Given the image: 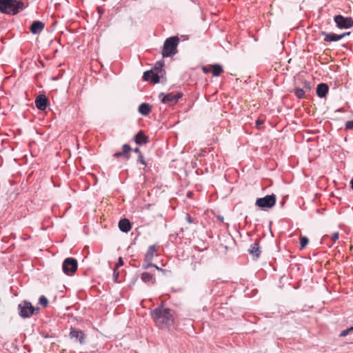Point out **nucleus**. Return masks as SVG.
<instances>
[{"label":"nucleus","instance_id":"37998d69","mask_svg":"<svg viewBox=\"0 0 353 353\" xmlns=\"http://www.w3.org/2000/svg\"><path fill=\"white\" fill-rule=\"evenodd\" d=\"M103 336L105 337H108V338H110V336H109V335L104 334Z\"/></svg>","mask_w":353,"mask_h":353},{"label":"nucleus","instance_id":"6ab92c4d","mask_svg":"<svg viewBox=\"0 0 353 353\" xmlns=\"http://www.w3.org/2000/svg\"><path fill=\"white\" fill-rule=\"evenodd\" d=\"M328 89L327 84L323 83H319L316 88V94L321 98L324 97L326 96Z\"/></svg>","mask_w":353,"mask_h":353},{"label":"nucleus","instance_id":"0eeeda50","mask_svg":"<svg viewBox=\"0 0 353 353\" xmlns=\"http://www.w3.org/2000/svg\"><path fill=\"white\" fill-rule=\"evenodd\" d=\"M334 21L339 28H350L353 27V19L351 17H344L342 15H336Z\"/></svg>","mask_w":353,"mask_h":353},{"label":"nucleus","instance_id":"9d476101","mask_svg":"<svg viewBox=\"0 0 353 353\" xmlns=\"http://www.w3.org/2000/svg\"><path fill=\"white\" fill-rule=\"evenodd\" d=\"M181 97V95L180 94H174L172 93H169L163 97L161 101L165 103H169L170 105H174L178 101Z\"/></svg>","mask_w":353,"mask_h":353},{"label":"nucleus","instance_id":"412c9836","mask_svg":"<svg viewBox=\"0 0 353 353\" xmlns=\"http://www.w3.org/2000/svg\"><path fill=\"white\" fill-rule=\"evenodd\" d=\"M141 280L144 283H148L151 284H154L156 281V279L152 274H150L149 272H143L141 274Z\"/></svg>","mask_w":353,"mask_h":353},{"label":"nucleus","instance_id":"1a4fd4ad","mask_svg":"<svg viewBox=\"0 0 353 353\" xmlns=\"http://www.w3.org/2000/svg\"><path fill=\"white\" fill-rule=\"evenodd\" d=\"M259 243L260 240L256 239L248 249V252L253 257V259H258L261 255V250L260 249Z\"/></svg>","mask_w":353,"mask_h":353},{"label":"nucleus","instance_id":"bb28decb","mask_svg":"<svg viewBox=\"0 0 353 353\" xmlns=\"http://www.w3.org/2000/svg\"><path fill=\"white\" fill-rule=\"evenodd\" d=\"M39 334L41 335L42 337L44 338H54L57 336L55 332H52V334H50L49 332H39Z\"/></svg>","mask_w":353,"mask_h":353},{"label":"nucleus","instance_id":"393cba45","mask_svg":"<svg viewBox=\"0 0 353 353\" xmlns=\"http://www.w3.org/2000/svg\"><path fill=\"white\" fill-rule=\"evenodd\" d=\"M163 66V61H158L155 63L154 71L158 74L159 72L162 70Z\"/></svg>","mask_w":353,"mask_h":353},{"label":"nucleus","instance_id":"a19ab883","mask_svg":"<svg viewBox=\"0 0 353 353\" xmlns=\"http://www.w3.org/2000/svg\"><path fill=\"white\" fill-rule=\"evenodd\" d=\"M345 331H348V332L353 331V327H350V328H347V329H346Z\"/></svg>","mask_w":353,"mask_h":353},{"label":"nucleus","instance_id":"20e7f679","mask_svg":"<svg viewBox=\"0 0 353 353\" xmlns=\"http://www.w3.org/2000/svg\"><path fill=\"white\" fill-rule=\"evenodd\" d=\"M19 314L23 318H28L39 312V308L33 307L30 302L23 301L18 305Z\"/></svg>","mask_w":353,"mask_h":353},{"label":"nucleus","instance_id":"ddd939ff","mask_svg":"<svg viewBox=\"0 0 353 353\" xmlns=\"http://www.w3.org/2000/svg\"><path fill=\"white\" fill-rule=\"evenodd\" d=\"M69 337L74 341H79L80 344L85 343V335L84 332H69Z\"/></svg>","mask_w":353,"mask_h":353},{"label":"nucleus","instance_id":"aec40b11","mask_svg":"<svg viewBox=\"0 0 353 353\" xmlns=\"http://www.w3.org/2000/svg\"><path fill=\"white\" fill-rule=\"evenodd\" d=\"M138 110L141 114L147 116L151 112L152 106L149 103H143L139 105Z\"/></svg>","mask_w":353,"mask_h":353},{"label":"nucleus","instance_id":"7c9ffc66","mask_svg":"<svg viewBox=\"0 0 353 353\" xmlns=\"http://www.w3.org/2000/svg\"><path fill=\"white\" fill-rule=\"evenodd\" d=\"M202 70L204 73L207 74L209 72H212V68L211 66L210 68L204 66L202 68Z\"/></svg>","mask_w":353,"mask_h":353},{"label":"nucleus","instance_id":"72a5a7b5","mask_svg":"<svg viewBox=\"0 0 353 353\" xmlns=\"http://www.w3.org/2000/svg\"><path fill=\"white\" fill-rule=\"evenodd\" d=\"M263 123V121H261V120H257L256 121V125L257 128H259L261 125H262Z\"/></svg>","mask_w":353,"mask_h":353},{"label":"nucleus","instance_id":"4468645a","mask_svg":"<svg viewBox=\"0 0 353 353\" xmlns=\"http://www.w3.org/2000/svg\"><path fill=\"white\" fill-rule=\"evenodd\" d=\"M131 151V148L128 144H124L122 147V152H117L114 153V157L116 158L124 157L126 159L130 158V152Z\"/></svg>","mask_w":353,"mask_h":353},{"label":"nucleus","instance_id":"f3484780","mask_svg":"<svg viewBox=\"0 0 353 353\" xmlns=\"http://www.w3.org/2000/svg\"><path fill=\"white\" fill-rule=\"evenodd\" d=\"M134 140L138 145H143L148 142V137L145 136L144 132L141 130L134 137Z\"/></svg>","mask_w":353,"mask_h":353},{"label":"nucleus","instance_id":"f8f14e48","mask_svg":"<svg viewBox=\"0 0 353 353\" xmlns=\"http://www.w3.org/2000/svg\"><path fill=\"white\" fill-rule=\"evenodd\" d=\"M48 104V99L45 95H39L35 100V105L40 110H44Z\"/></svg>","mask_w":353,"mask_h":353},{"label":"nucleus","instance_id":"cd10ccee","mask_svg":"<svg viewBox=\"0 0 353 353\" xmlns=\"http://www.w3.org/2000/svg\"><path fill=\"white\" fill-rule=\"evenodd\" d=\"M339 232H334L331 236V240L333 243L336 242L339 239Z\"/></svg>","mask_w":353,"mask_h":353},{"label":"nucleus","instance_id":"39448f33","mask_svg":"<svg viewBox=\"0 0 353 353\" xmlns=\"http://www.w3.org/2000/svg\"><path fill=\"white\" fill-rule=\"evenodd\" d=\"M78 263L77 259L69 257L66 258L62 265L63 272L68 275H73L77 270Z\"/></svg>","mask_w":353,"mask_h":353},{"label":"nucleus","instance_id":"79ce46f5","mask_svg":"<svg viewBox=\"0 0 353 353\" xmlns=\"http://www.w3.org/2000/svg\"><path fill=\"white\" fill-rule=\"evenodd\" d=\"M350 184H351V188H352L353 190V177H352V179L350 181Z\"/></svg>","mask_w":353,"mask_h":353},{"label":"nucleus","instance_id":"a878e982","mask_svg":"<svg viewBox=\"0 0 353 353\" xmlns=\"http://www.w3.org/2000/svg\"><path fill=\"white\" fill-rule=\"evenodd\" d=\"M39 303L43 307H46L48 304V300L45 296H41L39 299Z\"/></svg>","mask_w":353,"mask_h":353},{"label":"nucleus","instance_id":"7ed1b4c3","mask_svg":"<svg viewBox=\"0 0 353 353\" xmlns=\"http://www.w3.org/2000/svg\"><path fill=\"white\" fill-rule=\"evenodd\" d=\"M178 37H172L165 40L162 50V56L168 57L174 55L177 52V46L179 43Z\"/></svg>","mask_w":353,"mask_h":353},{"label":"nucleus","instance_id":"2f4dec72","mask_svg":"<svg viewBox=\"0 0 353 353\" xmlns=\"http://www.w3.org/2000/svg\"><path fill=\"white\" fill-rule=\"evenodd\" d=\"M123 265V261L121 257L119 258L118 263L116 264L115 268H118L119 266H122Z\"/></svg>","mask_w":353,"mask_h":353},{"label":"nucleus","instance_id":"5701e85b","mask_svg":"<svg viewBox=\"0 0 353 353\" xmlns=\"http://www.w3.org/2000/svg\"><path fill=\"white\" fill-rule=\"evenodd\" d=\"M300 248L301 250L304 249L309 243V239L307 236H300Z\"/></svg>","mask_w":353,"mask_h":353},{"label":"nucleus","instance_id":"b1692460","mask_svg":"<svg viewBox=\"0 0 353 353\" xmlns=\"http://www.w3.org/2000/svg\"><path fill=\"white\" fill-rule=\"evenodd\" d=\"M294 94L299 99H303L305 97V91L302 88H296Z\"/></svg>","mask_w":353,"mask_h":353},{"label":"nucleus","instance_id":"a211bd4d","mask_svg":"<svg viewBox=\"0 0 353 353\" xmlns=\"http://www.w3.org/2000/svg\"><path fill=\"white\" fill-rule=\"evenodd\" d=\"M119 228L123 232H128L131 230L132 225L128 219H123L119 222Z\"/></svg>","mask_w":353,"mask_h":353},{"label":"nucleus","instance_id":"4c0bfd02","mask_svg":"<svg viewBox=\"0 0 353 353\" xmlns=\"http://www.w3.org/2000/svg\"><path fill=\"white\" fill-rule=\"evenodd\" d=\"M304 86H305V88H307L308 90H310V83L307 82L304 83Z\"/></svg>","mask_w":353,"mask_h":353},{"label":"nucleus","instance_id":"9b49d317","mask_svg":"<svg viewBox=\"0 0 353 353\" xmlns=\"http://www.w3.org/2000/svg\"><path fill=\"white\" fill-rule=\"evenodd\" d=\"M143 79L144 81L151 79L154 83L159 82V76L157 72H154L153 70L145 72L143 75Z\"/></svg>","mask_w":353,"mask_h":353},{"label":"nucleus","instance_id":"4be33fe9","mask_svg":"<svg viewBox=\"0 0 353 353\" xmlns=\"http://www.w3.org/2000/svg\"><path fill=\"white\" fill-rule=\"evenodd\" d=\"M211 68L213 75L216 77L219 76L223 71L222 67L219 65H212Z\"/></svg>","mask_w":353,"mask_h":353},{"label":"nucleus","instance_id":"2eb2a0df","mask_svg":"<svg viewBox=\"0 0 353 353\" xmlns=\"http://www.w3.org/2000/svg\"><path fill=\"white\" fill-rule=\"evenodd\" d=\"M321 34L325 37L324 41L327 42L337 41L343 38V35H339L334 33H327L321 32Z\"/></svg>","mask_w":353,"mask_h":353},{"label":"nucleus","instance_id":"e433bc0d","mask_svg":"<svg viewBox=\"0 0 353 353\" xmlns=\"http://www.w3.org/2000/svg\"><path fill=\"white\" fill-rule=\"evenodd\" d=\"M152 267H154L157 270L159 271H161V272H163L164 270H163L162 268H159L158 266H157L156 265L154 264V265Z\"/></svg>","mask_w":353,"mask_h":353},{"label":"nucleus","instance_id":"58836bf2","mask_svg":"<svg viewBox=\"0 0 353 353\" xmlns=\"http://www.w3.org/2000/svg\"><path fill=\"white\" fill-rule=\"evenodd\" d=\"M187 219H188V222H189V223H192L191 217H190V215H188V214L187 215Z\"/></svg>","mask_w":353,"mask_h":353},{"label":"nucleus","instance_id":"f03ea898","mask_svg":"<svg viewBox=\"0 0 353 353\" xmlns=\"http://www.w3.org/2000/svg\"><path fill=\"white\" fill-rule=\"evenodd\" d=\"M26 6L20 0H0V11L7 14H17L23 10Z\"/></svg>","mask_w":353,"mask_h":353},{"label":"nucleus","instance_id":"ea45409f","mask_svg":"<svg viewBox=\"0 0 353 353\" xmlns=\"http://www.w3.org/2000/svg\"><path fill=\"white\" fill-rule=\"evenodd\" d=\"M350 32H344L343 34H342L341 35H343V37L347 36V35H350Z\"/></svg>","mask_w":353,"mask_h":353},{"label":"nucleus","instance_id":"c756f323","mask_svg":"<svg viewBox=\"0 0 353 353\" xmlns=\"http://www.w3.org/2000/svg\"><path fill=\"white\" fill-rule=\"evenodd\" d=\"M346 129H353V120L349 121L345 124Z\"/></svg>","mask_w":353,"mask_h":353},{"label":"nucleus","instance_id":"f257e3e1","mask_svg":"<svg viewBox=\"0 0 353 353\" xmlns=\"http://www.w3.org/2000/svg\"><path fill=\"white\" fill-rule=\"evenodd\" d=\"M152 317L155 323L161 328H164V325H170L173 322L170 310L163 307L155 308L152 312Z\"/></svg>","mask_w":353,"mask_h":353},{"label":"nucleus","instance_id":"c85d7f7f","mask_svg":"<svg viewBox=\"0 0 353 353\" xmlns=\"http://www.w3.org/2000/svg\"><path fill=\"white\" fill-rule=\"evenodd\" d=\"M138 161H139L141 164H143V165H144L145 166H146V163H145V160H144L143 156L141 154H140L139 155Z\"/></svg>","mask_w":353,"mask_h":353},{"label":"nucleus","instance_id":"dca6fc26","mask_svg":"<svg viewBox=\"0 0 353 353\" xmlns=\"http://www.w3.org/2000/svg\"><path fill=\"white\" fill-rule=\"evenodd\" d=\"M44 23L41 21H34L30 28V30L32 34H39L40 33L44 28Z\"/></svg>","mask_w":353,"mask_h":353},{"label":"nucleus","instance_id":"f704fd0d","mask_svg":"<svg viewBox=\"0 0 353 353\" xmlns=\"http://www.w3.org/2000/svg\"><path fill=\"white\" fill-rule=\"evenodd\" d=\"M350 332H340L339 336L344 337L348 335Z\"/></svg>","mask_w":353,"mask_h":353},{"label":"nucleus","instance_id":"c9c22d12","mask_svg":"<svg viewBox=\"0 0 353 353\" xmlns=\"http://www.w3.org/2000/svg\"><path fill=\"white\" fill-rule=\"evenodd\" d=\"M134 152L135 153L139 154H141V151H140V149H139V148H136L134 150Z\"/></svg>","mask_w":353,"mask_h":353},{"label":"nucleus","instance_id":"6e6552de","mask_svg":"<svg viewBox=\"0 0 353 353\" xmlns=\"http://www.w3.org/2000/svg\"><path fill=\"white\" fill-rule=\"evenodd\" d=\"M156 252H157V246L155 245H150L148 248V251L145 255V259H144V261L145 263L143 265L144 269H148L150 267H152L154 265V264L152 263V261L153 260V258H154V256Z\"/></svg>","mask_w":353,"mask_h":353},{"label":"nucleus","instance_id":"423d86ee","mask_svg":"<svg viewBox=\"0 0 353 353\" xmlns=\"http://www.w3.org/2000/svg\"><path fill=\"white\" fill-rule=\"evenodd\" d=\"M276 203V196L272 194L271 195H267L263 198H259L256 201V205L258 207L265 209L271 208Z\"/></svg>","mask_w":353,"mask_h":353},{"label":"nucleus","instance_id":"473e14b6","mask_svg":"<svg viewBox=\"0 0 353 353\" xmlns=\"http://www.w3.org/2000/svg\"><path fill=\"white\" fill-rule=\"evenodd\" d=\"M117 268H114V277L115 281H117V277L119 276V272H117Z\"/></svg>","mask_w":353,"mask_h":353}]
</instances>
